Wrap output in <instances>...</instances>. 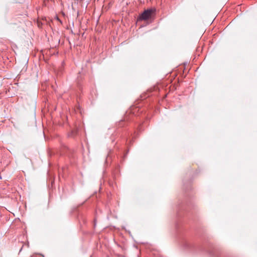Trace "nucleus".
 I'll list each match as a JSON object with an SVG mask.
<instances>
[{"label":"nucleus","instance_id":"nucleus-1","mask_svg":"<svg viewBox=\"0 0 257 257\" xmlns=\"http://www.w3.org/2000/svg\"><path fill=\"white\" fill-rule=\"evenodd\" d=\"M155 9H147L145 10L140 16L141 20H147L151 18L152 15L155 12Z\"/></svg>","mask_w":257,"mask_h":257}]
</instances>
